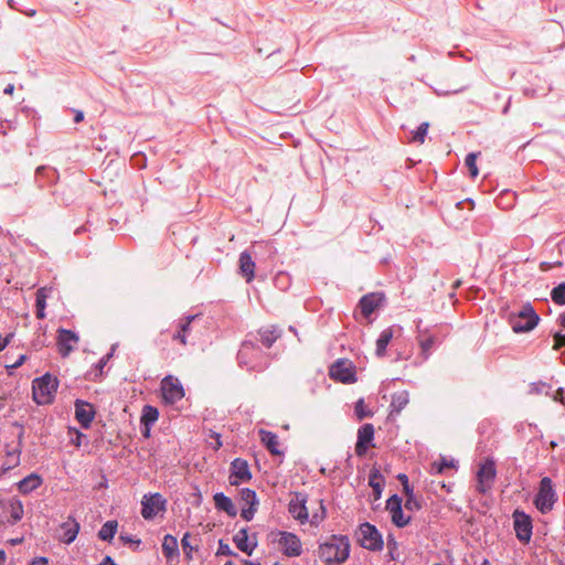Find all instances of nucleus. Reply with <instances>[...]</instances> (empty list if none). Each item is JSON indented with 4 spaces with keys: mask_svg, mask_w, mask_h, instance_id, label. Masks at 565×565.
Wrapping results in <instances>:
<instances>
[{
    "mask_svg": "<svg viewBox=\"0 0 565 565\" xmlns=\"http://www.w3.org/2000/svg\"><path fill=\"white\" fill-rule=\"evenodd\" d=\"M282 329L277 324H267L245 334L236 354L237 365L247 372H264L275 359L270 352L274 344L282 337Z\"/></svg>",
    "mask_w": 565,
    "mask_h": 565,
    "instance_id": "nucleus-1",
    "label": "nucleus"
},
{
    "mask_svg": "<svg viewBox=\"0 0 565 565\" xmlns=\"http://www.w3.org/2000/svg\"><path fill=\"white\" fill-rule=\"evenodd\" d=\"M351 545L349 537L342 534H332L328 541L319 543L318 554L326 565H339L350 556Z\"/></svg>",
    "mask_w": 565,
    "mask_h": 565,
    "instance_id": "nucleus-2",
    "label": "nucleus"
},
{
    "mask_svg": "<svg viewBox=\"0 0 565 565\" xmlns=\"http://www.w3.org/2000/svg\"><path fill=\"white\" fill-rule=\"evenodd\" d=\"M422 320L417 321L416 340L420 348V354L428 359L431 351L439 347L450 333V324L440 323L425 329H420Z\"/></svg>",
    "mask_w": 565,
    "mask_h": 565,
    "instance_id": "nucleus-3",
    "label": "nucleus"
},
{
    "mask_svg": "<svg viewBox=\"0 0 565 565\" xmlns=\"http://www.w3.org/2000/svg\"><path fill=\"white\" fill-rule=\"evenodd\" d=\"M507 320L514 333H525L532 331L539 324L541 318L533 305L525 302L518 311L510 312Z\"/></svg>",
    "mask_w": 565,
    "mask_h": 565,
    "instance_id": "nucleus-4",
    "label": "nucleus"
},
{
    "mask_svg": "<svg viewBox=\"0 0 565 565\" xmlns=\"http://www.w3.org/2000/svg\"><path fill=\"white\" fill-rule=\"evenodd\" d=\"M58 387V380L50 373L36 377L32 383L33 399L38 405L51 404Z\"/></svg>",
    "mask_w": 565,
    "mask_h": 565,
    "instance_id": "nucleus-5",
    "label": "nucleus"
},
{
    "mask_svg": "<svg viewBox=\"0 0 565 565\" xmlns=\"http://www.w3.org/2000/svg\"><path fill=\"white\" fill-rule=\"evenodd\" d=\"M360 545L372 552H380L384 547L383 536L377 527L369 522H364L359 526Z\"/></svg>",
    "mask_w": 565,
    "mask_h": 565,
    "instance_id": "nucleus-6",
    "label": "nucleus"
},
{
    "mask_svg": "<svg viewBox=\"0 0 565 565\" xmlns=\"http://www.w3.org/2000/svg\"><path fill=\"white\" fill-rule=\"evenodd\" d=\"M557 497L553 489V483L550 477H543L540 481L539 491L534 499V504L542 513L552 510Z\"/></svg>",
    "mask_w": 565,
    "mask_h": 565,
    "instance_id": "nucleus-7",
    "label": "nucleus"
},
{
    "mask_svg": "<svg viewBox=\"0 0 565 565\" xmlns=\"http://www.w3.org/2000/svg\"><path fill=\"white\" fill-rule=\"evenodd\" d=\"M167 499L159 492L148 493L141 500V515L145 520H153L167 510Z\"/></svg>",
    "mask_w": 565,
    "mask_h": 565,
    "instance_id": "nucleus-8",
    "label": "nucleus"
},
{
    "mask_svg": "<svg viewBox=\"0 0 565 565\" xmlns=\"http://www.w3.org/2000/svg\"><path fill=\"white\" fill-rule=\"evenodd\" d=\"M329 375L334 381L341 382L343 384H352L358 380L355 366L352 362L344 359L337 360L330 366Z\"/></svg>",
    "mask_w": 565,
    "mask_h": 565,
    "instance_id": "nucleus-9",
    "label": "nucleus"
},
{
    "mask_svg": "<svg viewBox=\"0 0 565 565\" xmlns=\"http://www.w3.org/2000/svg\"><path fill=\"white\" fill-rule=\"evenodd\" d=\"M497 477V468L493 459L488 458L482 465H480L477 472L478 484L477 491L481 494H486L494 482Z\"/></svg>",
    "mask_w": 565,
    "mask_h": 565,
    "instance_id": "nucleus-10",
    "label": "nucleus"
},
{
    "mask_svg": "<svg viewBox=\"0 0 565 565\" xmlns=\"http://www.w3.org/2000/svg\"><path fill=\"white\" fill-rule=\"evenodd\" d=\"M513 525L516 539L521 543L527 544L531 541L533 533V523L531 516L524 511L516 509L513 512Z\"/></svg>",
    "mask_w": 565,
    "mask_h": 565,
    "instance_id": "nucleus-11",
    "label": "nucleus"
},
{
    "mask_svg": "<svg viewBox=\"0 0 565 565\" xmlns=\"http://www.w3.org/2000/svg\"><path fill=\"white\" fill-rule=\"evenodd\" d=\"M162 399L166 404H174L184 397V388L180 381L172 375H167L161 381Z\"/></svg>",
    "mask_w": 565,
    "mask_h": 565,
    "instance_id": "nucleus-12",
    "label": "nucleus"
},
{
    "mask_svg": "<svg viewBox=\"0 0 565 565\" xmlns=\"http://www.w3.org/2000/svg\"><path fill=\"white\" fill-rule=\"evenodd\" d=\"M386 302L385 294L382 291L369 292L362 296L358 302V308L365 319H370L375 310L384 307Z\"/></svg>",
    "mask_w": 565,
    "mask_h": 565,
    "instance_id": "nucleus-13",
    "label": "nucleus"
},
{
    "mask_svg": "<svg viewBox=\"0 0 565 565\" xmlns=\"http://www.w3.org/2000/svg\"><path fill=\"white\" fill-rule=\"evenodd\" d=\"M253 478L249 465L246 459L235 458L230 465L228 482L231 486L246 483Z\"/></svg>",
    "mask_w": 565,
    "mask_h": 565,
    "instance_id": "nucleus-14",
    "label": "nucleus"
},
{
    "mask_svg": "<svg viewBox=\"0 0 565 565\" xmlns=\"http://www.w3.org/2000/svg\"><path fill=\"white\" fill-rule=\"evenodd\" d=\"M307 501L308 494L306 492L296 491L292 493V499L288 504V512L301 524H305L309 521Z\"/></svg>",
    "mask_w": 565,
    "mask_h": 565,
    "instance_id": "nucleus-15",
    "label": "nucleus"
},
{
    "mask_svg": "<svg viewBox=\"0 0 565 565\" xmlns=\"http://www.w3.org/2000/svg\"><path fill=\"white\" fill-rule=\"evenodd\" d=\"M278 544L284 555L288 557H298L302 554V544L299 536L292 532L280 531Z\"/></svg>",
    "mask_w": 565,
    "mask_h": 565,
    "instance_id": "nucleus-16",
    "label": "nucleus"
},
{
    "mask_svg": "<svg viewBox=\"0 0 565 565\" xmlns=\"http://www.w3.org/2000/svg\"><path fill=\"white\" fill-rule=\"evenodd\" d=\"M374 426L370 423L363 424L358 429V440L355 444V454L358 457L366 455L370 447H374Z\"/></svg>",
    "mask_w": 565,
    "mask_h": 565,
    "instance_id": "nucleus-17",
    "label": "nucleus"
},
{
    "mask_svg": "<svg viewBox=\"0 0 565 565\" xmlns=\"http://www.w3.org/2000/svg\"><path fill=\"white\" fill-rule=\"evenodd\" d=\"M74 406L76 420L82 428L88 429L96 415L95 407L93 404L79 398L75 399Z\"/></svg>",
    "mask_w": 565,
    "mask_h": 565,
    "instance_id": "nucleus-18",
    "label": "nucleus"
},
{
    "mask_svg": "<svg viewBox=\"0 0 565 565\" xmlns=\"http://www.w3.org/2000/svg\"><path fill=\"white\" fill-rule=\"evenodd\" d=\"M233 542L241 552L247 554L248 556H250L254 550L257 547L256 533L252 535L250 540L248 535V527L241 529L233 536Z\"/></svg>",
    "mask_w": 565,
    "mask_h": 565,
    "instance_id": "nucleus-19",
    "label": "nucleus"
},
{
    "mask_svg": "<svg viewBox=\"0 0 565 565\" xmlns=\"http://www.w3.org/2000/svg\"><path fill=\"white\" fill-rule=\"evenodd\" d=\"M78 340L79 338L74 331L64 328L58 329L57 348L60 354L62 356H67L74 350L71 342L77 343Z\"/></svg>",
    "mask_w": 565,
    "mask_h": 565,
    "instance_id": "nucleus-20",
    "label": "nucleus"
},
{
    "mask_svg": "<svg viewBox=\"0 0 565 565\" xmlns=\"http://www.w3.org/2000/svg\"><path fill=\"white\" fill-rule=\"evenodd\" d=\"M61 530L60 541L64 544H71L76 540L81 525L73 515H68L67 521L61 524Z\"/></svg>",
    "mask_w": 565,
    "mask_h": 565,
    "instance_id": "nucleus-21",
    "label": "nucleus"
},
{
    "mask_svg": "<svg viewBox=\"0 0 565 565\" xmlns=\"http://www.w3.org/2000/svg\"><path fill=\"white\" fill-rule=\"evenodd\" d=\"M115 345L111 347L110 352L105 354L96 364L93 365L92 370L85 374V379L92 382H100L104 377V367L108 361L113 358Z\"/></svg>",
    "mask_w": 565,
    "mask_h": 565,
    "instance_id": "nucleus-22",
    "label": "nucleus"
},
{
    "mask_svg": "<svg viewBox=\"0 0 565 565\" xmlns=\"http://www.w3.org/2000/svg\"><path fill=\"white\" fill-rule=\"evenodd\" d=\"M258 435L260 437V441L264 445V447L273 456L282 455V451L278 448L279 447L278 436L275 433L266 430V429H259Z\"/></svg>",
    "mask_w": 565,
    "mask_h": 565,
    "instance_id": "nucleus-23",
    "label": "nucleus"
},
{
    "mask_svg": "<svg viewBox=\"0 0 565 565\" xmlns=\"http://www.w3.org/2000/svg\"><path fill=\"white\" fill-rule=\"evenodd\" d=\"M22 435H23L22 433L19 435V443H18L17 446L11 447L10 445H6L7 461L3 465V467H2V471L3 472H7L10 469L19 466V463H20V456H21V438H22Z\"/></svg>",
    "mask_w": 565,
    "mask_h": 565,
    "instance_id": "nucleus-24",
    "label": "nucleus"
},
{
    "mask_svg": "<svg viewBox=\"0 0 565 565\" xmlns=\"http://www.w3.org/2000/svg\"><path fill=\"white\" fill-rule=\"evenodd\" d=\"M213 500L216 510L225 512L230 518H235L237 515V509L232 499L223 492L215 493L213 495Z\"/></svg>",
    "mask_w": 565,
    "mask_h": 565,
    "instance_id": "nucleus-25",
    "label": "nucleus"
},
{
    "mask_svg": "<svg viewBox=\"0 0 565 565\" xmlns=\"http://www.w3.org/2000/svg\"><path fill=\"white\" fill-rule=\"evenodd\" d=\"M43 483L42 477L35 472L30 473L17 483L20 493L29 494Z\"/></svg>",
    "mask_w": 565,
    "mask_h": 565,
    "instance_id": "nucleus-26",
    "label": "nucleus"
},
{
    "mask_svg": "<svg viewBox=\"0 0 565 565\" xmlns=\"http://www.w3.org/2000/svg\"><path fill=\"white\" fill-rule=\"evenodd\" d=\"M238 262L241 274L246 278L247 282H250L255 277V262L250 253L246 250L242 252Z\"/></svg>",
    "mask_w": 565,
    "mask_h": 565,
    "instance_id": "nucleus-27",
    "label": "nucleus"
},
{
    "mask_svg": "<svg viewBox=\"0 0 565 565\" xmlns=\"http://www.w3.org/2000/svg\"><path fill=\"white\" fill-rule=\"evenodd\" d=\"M394 337V327H388L384 329L377 340H376V349L375 354L377 358H384L386 355L387 345L392 341Z\"/></svg>",
    "mask_w": 565,
    "mask_h": 565,
    "instance_id": "nucleus-28",
    "label": "nucleus"
},
{
    "mask_svg": "<svg viewBox=\"0 0 565 565\" xmlns=\"http://www.w3.org/2000/svg\"><path fill=\"white\" fill-rule=\"evenodd\" d=\"M196 316H185L179 320L178 329L173 333L172 339L179 341L181 344H186V335L190 331V326Z\"/></svg>",
    "mask_w": 565,
    "mask_h": 565,
    "instance_id": "nucleus-29",
    "label": "nucleus"
},
{
    "mask_svg": "<svg viewBox=\"0 0 565 565\" xmlns=\"http://www.w3.org/2000/svg\"><path fill=\"white\" fill-rule=\"evenodd\" d=\"M162 553L168 561L179 557L180 552L178 546V540L172 534H166L163 536Z\"/></svg>",
    "mask_w": 565,
    "mask_h": 565,
    "instance_id": "nucleus-30",
    "label": "nucleus"
},
{
    "mask_svg": "<svg viewBox=\"0 0 565 565\" xmlns=\"http://www.w3.org/2000/svg\"><path fill=\"white\" fill-rule=\"evenodd\" d=\"M118 529V522L116 520H109L104 523L97 533L99 540L110 542Z\"/></svg>",
    "mask_w": 565,
    "mask_h": 565,
    "instance_id": "nucleus-31",
    "label": "nucleus"
},
{
    "mask_svg": "<svg viewBox=\"0 0 565 565\" xmlns=\"http://www.w3.org/2000/svg\"><path fill=\"white\" fill-rule=\"evenodd\" d=\"M9 511H10V520H9V522L11 524H15L19 521H21L22 518H23V514H24V509H23L22 501L19 500V499H15V498L10 500V502H9Z\"/></svg>",
    "mask_w": 565,
    "mask_h": 565,
    "instance_id": "nucleus-32",
    "label": "nucleus"
},
{
    "mask_svg": "<svg viewBox=\"0 0 565 565\" xmlns=\"http://www.w3.org/2000/svg\"><path fill=\"white\" fill-rule=\"evenodd\" d=\"M408 392L407 391H401L396 392L392 395V402L390 407L392 408V413H399L405 406L408 404Z\"/></svg>",
    "mask_w": 565,
    "mask_h": 565,
    "instance_id": "nucleus-33",
    "label": "nucleus"
},
{
    "mask_svg": "<svg viewBox=\"0 0 565 565\" xmlns=\"http://www.w3.org/2000/svg\"><path fill=\"white\" fill-rule=\"evenodd\" d=\"M158 418V408L152 405H145L141 412L140 425H153Z\"/></svg>",
    "mask_w": 565,
    "mask_h": 565,
    "instance_id": "nucleus-34",
    "label": "nucleus"
},
{
    "mask_svg": "<svg viewBox=\"0 0 565 565\" xmlns=\"http://www.w3.org/2000/svg\"><path fill=\"white\" fill-rule=\"evenodd\" d=\"M46 298L47 295L45 288L38 289L35 294V316L38 319L45 318Z\"/></svg>",
    "mask_w": 565,
    "mask_h": 565,
    "instance_id": "nucleus-35",
    "label": "nucleus"
},
{
    "mask_svg": "<svg viewBox=\"0 0 565 565\" xmlns=\"http://www.w3.org/2000/svg\"><path fill=\"white\" fill-rule=\"evenodd\" d=\"M35 175L38 178H45L47 184H54L58 180V171L55 168L41 166L36 169Z\"/></svg>",
    "mask_w": 565,
    "mask_h": 565,
    "instance_id": "nucleus-36",
    "label": "nucleus"
},
{
    "mask_svg": "<svg viewBox=\"0 0 565 565\" xmlns=\"http://www.w3.org/2000/svg\"><path fill=\"white\" fill-rule=\"evenodd\" d=\"M274 285L281 291H287L291 286V276L286 271H278L274 277Z\"/></svg>",
    "mask_w": 565,
    "mask_h": 565,
    "instance_id": "nucleus-37",
    "label": "nucleus"
},
{
    "mask_svg": "<svg viewBox=\"0 0 565 565\" xmlns=\"http://www.w3.org/2000/svg\"><path fill=\"white\" fill-rule=\"evenodd\" d=\"M354 414L359 420L373 417L374 413L365 405L364 398H359L354 405Z\"/></svg>",
    "mask_w": 565,
    "mask_h": 565,
    "instance_id": "nucleus-38",
    "label": "nucleus"
},
{
    "mask_svg": "<svg viewBox=\"0 0 565 565\" xmlns=\"http://www.w3.org/2000/svg\"><path fill=\"white\" fill-rule=\"evenodd\" d=\"M239 500L247 505H259V500L255 490L243 488L239 491Z\"/></svg>",
    "mask_w": 565,
    "mask_h": 565,
    "instance_id": "nucleus-39",
    "label": "nucleus"
},
{
    "mask_svg": "<svg viewBox=\"0 0 565 565\" xmlns=\"http://www.w3.org/2000/svg\"><path fill=\"white\" fill-rule=\"evenodd\" d=\"M390 513H391V519H392L393 524L397 527H401V529L405 527L412 521V516L404 515L403 508L398 509V510H394Z\"/></svg>",
    "mask_w": 565,
    "mask_h": 565,
    "instance_id": "nucleus-40",
    "label": "nucleus"
},
{
    "mask_svg": "<svg viewBox=\"0 0 565 565\" xmlns=\"http://www.w3.org/2000/svg\"><path fill=\"white\" fill-rule=\"evenodd\" d=\"M456 461L454 459H446L441 457L439 461H435L431 465V470L434 473L443 475L448 468H456Z\"/></svg>",
    "mask_w": 565,
    "mask_h": 565,
    "instance_id": "nucleus-41",
    "label": "nucleus"
},
{
    "mask_svg": "<svg viewBox=\"0 0 565 565\" xmlns=\"http://www.w3.org/2000/svg\"><path fill=\"white\" fill-rule=\"evenodd\" d=\"M327 518V508L323 500H319V509L309 519L310 525L318 526Z\"/></svg>",
    "mask_w": 565,
    "mask_h": 565,
    "instance_id": "nucleus-42",
    "label": "nucleus"
},
{
    "mask_svg": "<svg viewBox=\"0 0 565 565\" xmlns=\"http://www.w3.org/2000/svg\"><path fill=\"white\" fill-rule=\"evenodd\" d=\"M551 299L558 306L565 305V282H561L551 290Z\"/></svg>",
    "mask_w": 565,
    "mask_h": 565,
    "instance_id": "nucleus-43",
    "label": "nucleus"
},
{
    "mask_svg": "<svg viewBox=\"0 0 565 565\" xmlns=\"http://www.w3.org/2000/svg\"><path fill=\"white\" fill-rule=\"evenodd\" d=\"M429 128V122H422L415 131H413V136L411 141L416 143H424L425 138L427 136V131Z\"/></svg>",
    "mask_w": 565,
    "mask_h": 565,
    "instance_id": "nucleus-44",
    "label": "nucleus"
},
{
    "mask_svg": "<svg viewBox=\"0 0 565 565\" xmlns=\"http://www.w3.org/2000/svg\"><path fill=\"white\" fill-rule=\"evenodd\" d=\"M465 164L469 170V174L472 179L477 178L479 174V170L477 168V153L470 152L467 154L465 159Z\"/></svg>",
    "mask_w": 565,
    "mask_h": 565,
    "instance_id": "nucleus-45",
    "label": "nucleus"
},
{
    "mask_svg": "<svg viewBox=\"0 0 565 565\" xmlns=\"http://www.w3.org/2000/svg\"><path fill=\"white\" fill-rule=\"evenodd\" d=\"M254 254L257 257L260 253H267L268 256L275 255L276 249L271 243L258 242L253 246Z\"/></svg>",
    "mask_w": 565,
    "mask_h": 565,
    "instance_id": "nucleus-46",
    "label": "nucleus"
},
{
    "mask_svg": "<svg viewBox=\"0 0 565 565\" xmlns=\"http://www.w3.org/2000/svg\"><path fill=\"white\" fill-rule=\"evenodd\" d=\"M189 539H190V533L185 532L183 534V537L181 539V546H182V550H183V553H184V557L190 561L193 557L192 556L193 551H198L199 547L198 546H195V547L192 546L190 541H189Z\"/></svg>",
    "mask_w": 565,
    "mask_h": 565,
    "instance_id": "nucleus-47",
    "label": "nucleus"
},
{
    "mask_svg": "<svg viewBox=\"0 0 565 565\" xmlns=\"http://www.w3.org/2000/svg\"><path fill=\"white\" fill-rule=\"evenodd\" d=\"M397 548H398V543L396 541V539L390 534L387 536V556L390 558V561H396L398 555H397Z\"/></svg>",
    "mask_w": 565,
    "mask_h": 565,
    "instance_id": "nucleus-48",
    "label": "nucleus"
},
{
    "mask_svg": "<svg viewBox=\"0 0 565 565\" xmlns=\"http://www.w3.org/2000/svg\"><path fill=\"white\" fill-rule=\"evenodd\" d=\"M403 508V499L398 494H392L386 501V510L392 512Z\"/></svg>",
    "mask_w": 565,
    "mask_h": 565,
    "instance_id": "nucleus-49",
    "label": "nucleus"
},
{
    "mask_svg": "<svg viewBox=\"0 0 565 565\" xmlns=\"http://www.w3.org/2000/svg\"><path fill=\"white\" fill-rule=\"evenodd\" d=\"M404 505L407 511H419L423 508V500L422 498H417L416 495L406 498Z\"/></svg>",
    "mask_w": 565,
    "mask_h": 565,
    "instance_id": "nucleus-50",
    "label": "nucleus"
},
{
    "mask_svg": "<svg viewBox=\"0 0 565 565\" xmlns=\"http://www.w3.org/2000/svg\"><path fill=\"white\" fill-rule=\"evenodd\" d=\"M222 555L234 556V557L238 556V554L235 553L227 543H225L223 540H220L216 556H222Z\"/></svg>",
    "mask_w": 565,
    "mask_h": 565,
    "instance_id": "nucleus-51",
    "label": "nucleus"
},
{
    "mask_svg": "<svg viewBox=\"0 0 565 565\" xmlns=\"http://www.w3.org/2000/svg\"><path fill=\"white\" fill-rule=\"evenodd\" d=\"M372 483H384L385 484V478L381 473L380 469L375 466L371 469L369 475V484Z\"/></svg>",
    "mask_w": 565,
    "mask_h": 565,
    "instance_id": "nucleus-52",
    "label": "nucleus"
},
{
    "mask_svg": "<svg viewBox=\"0 0 565 565\" xmlns=\"http://www.w3.org/2000/svg\"><path fill=\"white\" fill-rule=\"evenodd\" d=\"M120 541H122L125 544H129L134 551H137L139 546L141 545V540L137 539L129 534H120L119 536Z\"/></svg>",
    "mask_w": 565,
    "mask_h": 565,
    "instance_id": "nucleus-53",
    "label": "nucleus"
},
{
    "mask_svg": "<svg viewBox=\"0 0 565 565\" xmlns=\"http://www.w3.org/2000/svg\"><path fill=\"white\" fill-rule=\"evenodd\" d=\"M258 505H248L247 508H243L241 511V516L245 521H252L255 513L257 512Z\"/></svg>",
    "mask_w": 565,
    "mask_h": 565,
    "instance_id": "nucleus-54",
    "label": "nucleus"
},
{
    "mask_svg": "<svg viewBox=\"0 0 565 565\" xmlns=\"http://www.w3.org/2000/svg\"><path fill=\"white\" fill-rule=\"evenodd\" d=\"M554 338V349L559 350L561 348H565V334L557 331L553 334Z\"/></svg>",
    "mask_w": 565,
    "mask_h": 565,
    "instance_id": "nucleus-55",
    "label": "nucleus"
},
{
    "mask_svg": "<svg viewBox=\"0 0 565 565\" xmlns=\"http://www.w3.org/2000/svg\"><path fill=\"white\" fill-rule=\"evenodd\" d=\"M468 87H469V85L466 84V85H461V86L452 88V89L439 90V92H437V94L439 96H448L451 94H459V93H462L463 90H466Z\"/></svg>",
    "mask_w": 565,
    "mask_h": 565,
    "instance_id": "nucleus-56",
    "label": "nucleus"
},
{
    "mask_svg": "<svg viewBox=\"0 0 565 565\" xmlns=\"http://www.w3.org/2000/svg\"><path fill=\"white\" fill-rule=\"evenodd\" d=\"M209 437L211 439H214V441H215V444L212 446V448L214 450H218L223 446L222 436H221L220 433L211 430L210 434H209Z\"/></svg>",
    "mask_w": 565,
    "mask_h": 565,
    "instance_id": "nucleus-57",
    "label": "nucleus"
},
{
    "mask_svg": "<svg viewBox=\"0 0 565 565\" xmlns=\"http://www.w3.org/2000/svg\"><path fill=\"white\" fill-rule=\"evenodd\" d=\"M369 486L372 488L374 500H379L382 497L384 483H372Z\"/></svg>",
    "mask_w": 565,
    "mask_h": 565,
    "instance_id": "nucleus-58",
    "label": "nucleus"
},
{
    "mask_svg": "<svg viewBox=\"0 0 565 565\" xmlns=\"http://www.w3.org/2000/svg\"><path fill=\"white\" fill-rule=\"evenodd\" d=\"M551 396L554 401L565 404V388L558 387Z\"/></svg>",
    "mask_w": 565,
    "mask_h": 565,
    "instance_id": "nucleus-59",
    "label": "nucleus"
},
{
    "mask_svg": "<svg viewBox=\"0 0 565 565\" xmlns=\"http://www.w3.org/2000/svg\"><path fill=\"white\" fill-rule=\"evenodd\" d=\"M535 391L537 393H544L545 395H551L552 385L544 383V382H540L536 384Z\"/></svg>",
    "mask_w": 565,
    "mask_h": 565,
    "instance_id": "nucleus-60",
    "label": "nucleus"
},
{
    "mask_svg": "<svg viewBox=\"0 0 565 565\" xmlns=\"http://www.w3.org/2000/svg\"><path fill=\"white\" fill-rule=\"evenodd\" d=\"M21 111L23 114H25V116L28 118H31L33 120H39L40 119V117L38 115V111L35 109L31 108V107L24 106V107H22Z\"/></svg>",
    "mask_w": 565,
    "mask_h": 565,
    "instance_id": "nucleus-61",
    "label": "nucleus"
},
{
    "mask_svg": "<svg viewBox=\"0 0 565 565\" xmlns=\"http://www.w3.org/2000/svg\"><path fill=\"white\" fill-rule=\"evenodd\" d=\"M13 337V332L7 334L6 337L0 335V351H3L10 344Z\"/></svg>",
    "mask_w": 565,
    "mask_h": 565,
    "instance_id": "nucleus-62",
    "label": "nucleus"
},
{
    "mask_svg": "<svg viewBox=\"0 0 565 565\" xmlns=\"http://www.w3.org/2000/svg\"><path fill=\"white\" fill-rule=\"evenodd\" d=\"M25 360H26V355L21 354V355L19 356V359H18L13 364H11V365H7L6 367H7L8 370L18 369V367H20V366L25 362Z\"/></svg>",
    "mask_w": 565,
    "mask_h": 565,
    "instance_id": "nucleus-63",
    "label": "nucleus"
},
{
    "mask_svg": "<svg viewBox=\"0 0 565 565\" xmlns=\"http://www.w3.org/2000/svg\"><path fill=\"white\" fill-rule=\"evenodd\" d=\"M29 565H49V558L47 557H38L32 559Z\"/></svg>",
    "mask_w": 565,
    "mask_h": 565,
    "instance_id": "nucleus-64",
    "label": "nucleus"
}]
</instances>
